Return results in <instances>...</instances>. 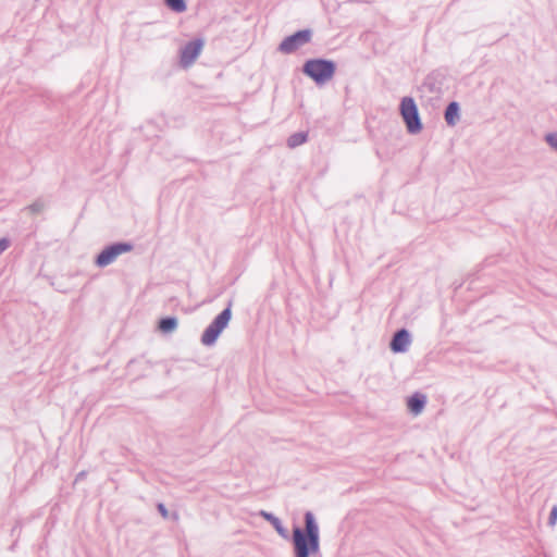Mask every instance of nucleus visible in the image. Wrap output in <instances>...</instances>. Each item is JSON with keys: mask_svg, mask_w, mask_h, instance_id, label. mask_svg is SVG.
I'll return each mask as SVG.
<instances>
[{"mask_svg": "<svg viewBox=\"0 0 557 557\" xmlns=\"http://www.w3.org/2000/svg\"><path fill=\"white\" fill-rule=\"evenodd\" d=\"M304 73L318 84H323L333 77L335 64L327 60H309L304 65Z\"/></svg>", "mask_w": 557, "mask_h": 557, "instance_id": "1", "label": "nucleus"}, {"mask_svg": "<svg viewBox=\"0 0 557 557\" xmlns=\"http://www.w3.org/2000/svg\"><path fill=\"white\" fill-rule=\"evenodd\" d=\"M232 317L230 308L224 309L213 322L205 330L201 342L206 346L212 345L222 331L227 326Z\"/></svg>", "mask_w": 557, "mask_h": 557, "instance_id": "2", "label": "nucleus"}, {"mask_svg": "<svg viewBox=\"0 0 557 557\" xmlns=\"http://www.w3.org/2000/svg\"><path fill=\"white\" fill-rule=\"evenodd\" d=\"M293 541L296 557H309L310 554H314L319 549V540L307 536L299 528L294 529Z\"/></svg>", "mask_w": 557, "mask_h": 557, "instance_id": "3", "label": "nucleus"}, {"mask_svg": "<svg viewBox=\"0 0 557 557\" xmlns=\"http://www.w3.org/2000/svg\"><path fill=\"white\" fill-rule=\"evenodd\" d=\"M400 113L410 133H418L421 131L422 125L420 122L418 108L412 98L405 97L401 100Z\"/></svg>", "mask_w": 557, "mask_h": 557, "instance_id": "4", "label": "nucleus"}, {"mask_svg": "<svg viewBox=\"0 0 557 557\" xmlns=\"http://www.w3.org/2000/svg\"><path fill=\"white\" fill-rule=\"evenodd\" d=\"M310 39H311L310 30H299V32L295 33L294 35L285 38L280 45V50L283 53H292V52L296 51L299 47L309 42Z\"/></svg>", "mask_w": 557, "mask_h": 557, "instance_id": "5", "label": "nucleus"}, {"mask_svg": "<svg viewBox=\"0 0 557 557\" xmlns=\"http://www.w3.org/2000/svg\"><path fill=\"white\" fill-rule=\"evenodd\" d=\"M132 246L128 244H116L106 248L98 257L97 264L99 267H106L112 263L117 256L131 251Z\"/></svg>", "mask_w": 557, "mask_h": 557, "instance_id": "6", "label": "nucleus"}, {"mask_svg": "<svg viewBox=\"0 0 557 557\" xmlns=\"http://www.w3.org/2000/svg\"><path fill=\"white\" fill-rule=\"evenodd\" d=\"M203 47L201 40H195L187 44L181 52V63L184 67L191 65L200 54Z\"/></svg>", "mask_w": 557, "mask_h": 557, "instance_id": "7", "label": "nucleus"}, {"mask_svg": "<svg viewBox=\"0 0 557 557\" xmlns=\"http://www.w3.org/2000/svg\"><path fill=\"white\" fill-rule=\"evenodd\" d=\"M410 343L409 334L406 330L398 331L391 343V348L394 352L405 351Z\"/></svg>", "mask_w": 557, "mask_h": 557, "instance_id": "8", "label": "nucleus"}, {"mask_svg": "<svg viewBox=\"0 0 557 557\" xmlns=\"http://www.w3.org/2000/svg\"><path fill=\"white\" fill-rule=\"evenodd\" d=\"M424 404H425V396L420 395V394H414L413 396H411L408 399V403H407L409 410L413 414H419L423 410Z\"/></svg>", "mask_w": 557, "mask_h": 557, "instance_id": "9", "label": "nucleus"}, {"mask_svg": "<svg viewBox=\"0 0 557 557\" xmlns=\"http://www.w3.org/2000/svg\"><path fill=\"white\" fill-rule=\"evenodd\" d=\"M307 536L319 540V529L314 523L313 517L310 512L306 515V533Z\"/></svg>", "mask_w": 557, "mask_h": 557, "instance_id": "10", "label": "nucleus"}, {"mask_svg": "<svg viewBox=\"0 0 557 557\" xmlns=\"http://www.w3.org/2000/svg\"><path fill=\"white\" fill-rule=\"evenodd\" d=\"M459 117V107L456 102L449 103L445 112V120L447 124L454 125Z\"/></svg>", "mask_w": 557, "mask_h": 557, "instance_id": "11", "label": "nucleus"}, {"mask_svg": "<svg viewBox=\"0 0 557 557\" xmlns=\"http://www.w3.org/2000/svg\"><path fill=\"white\" fill-rule=\"evenodd\" d=\"M177 326V320L175 318H165L159 322V330L163 333L173 332Z\"/></svg>", "mask_w": 557, "mask_h": 557, "instance_id": "12", "label": "nucleus"}, {"mask_svg": "<svg viewBox=\"0 0 557 557\" xmlns=\"http://www.w3.org/2000/svg\"><path fill=\"white\" fill-rule=\"evenodd\" d=\"M307 140V135L305 133H296L292 135L288 139L289 147H296L304 144Z\"/></svg>", "mask_w": 557, "mask_h": 557, "instance_id": "13", "label": "nucleus"}, {"mask_svg": "<svg viewBox=\"0 0 557 557\" xmlns=\"http://www.w3.org/2000/svg\"><path fill=\"white\" fill-rule=\"evenodd\" d=\"M166 5L175 12H184L186 4L184 0H165Z\"/></svg>", "mask_w": 557, "mask_h": 557, "instance_id": "14", "label": "nucleus"}, {"mask_svg": "<svg viewBox=\"0 0 557 557\" xmlns=\"http://www.w3.org/2000/svg\"><path fill=\"white\" fill-rule=\"evenodd\" d=\"M556 520H557V507L555 506L552 509L550 515H549V523L553 525L556 523Z\"/></svg>", "mask_w": 557, "mask_h": 557, "instance_id": "15", "label": "nucleus"}, {"mask_svg": "<svg viewBox=\"0 0 557 557\" xmlns=\"http://www.w3.org/2000/svg\"><path fill=\"white\" fill-rule=\"evenodd\" d=\"M546 140L549 143V145L557 149V135H548Z\"/></svg>", "mask_w": 557, "mask_h": 557, "instance_id": "16", "label": "nucleus"}, {"mask_svg": "<svg viewBox=\"0 0 557 557\" xmlns=\"http://www.w3.org/2000/svg\"><path fill=\"white\" fill-rule=\"evenodd\" d=\"M9 247V240L3 238L0 239V252L4 251Z\"/></svg>", "mask_w": 557, "mask_h": 557, "instance_id": "17", "label": "nucleus"}, {"mask_svg": "<svg viewBox=\"0 0 557 557\" xmlns=\"http://www.w3.org/2000/svg\"><path fill=\"white\" fill-rule=\"evenodd\" d=\"M159 510H160V512L162 513L163 517H168V511H166L165 507L162 504L159 505Z\"/></svg>", "mask_w": 557, "mask_h": 557, "instance_id": "18", "label": "nucleus"}]
</instances>
